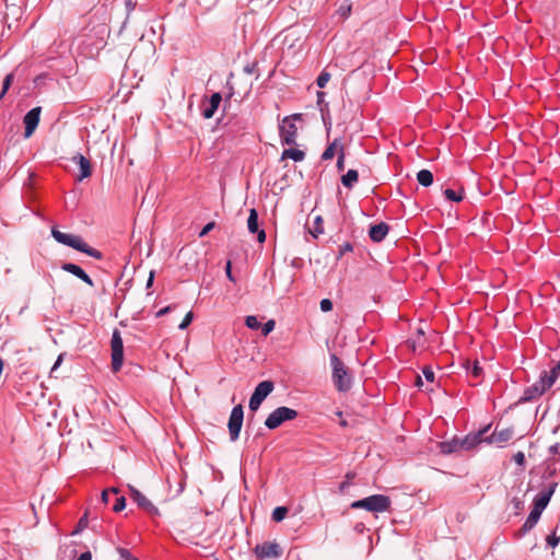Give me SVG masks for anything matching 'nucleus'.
<instances>
[{
	"instance_id": "obj_34",
	"label": "nucleus",
	"mask_w": 560,
	"mask_h": 560,
	"mask_svg": "<svg viewBox=\"0 0 560 560\" xmlns=\"http://www.w3.org/2000/svg\"><path fill=\"white\" fill-rule=\"evenodd\" d=\"M13 78H14L13 73H9L5 75L3 83H2V91L0 92V100H2L4 97L5 93L10 89Z\"/></svg>"
},
{
	"instance_id": "obj_10",
	"label": "nucleus",
	"mask_w": 560,
	"mask_h": 560,
	"mask_svg": "<svg viewBox=\"0 0 560 560\" xmlns=\"http://www.w3.org/2000/svg\"><path fill=\"white\" fill-rule=\"evenodd\" d=\"M254 553L259 559L279 558L282 555V549L276 541H265L254 548Z\"/></svg>"
},
{
	"instance_id": "obj_5",
	"label": "nucleus",
	"mask_w": 560,
	"mask_h": 560,
	"mask_svg": "<svg viewBox=\"0 0 560 560\" xmlns=\"http://www.w3.org/2000/svg\"><path fill=\"white\" fill-rule=\"evenodd\" d=\"M302 119V114H292L282 119L279 125V136L282 144H296L298 127L295 120Z\"/></svg>"
},
{
	"instance_id": "obj_25",
	"label": "nucleus",
	"mask_w": 560,
	"mask_h": 560,
	"mask_svg": "<svg viewBox=\"0 0 560 560\" xmlns=\"http://www.w3.org/2000/svg\"><path fill=\"white\" fill-rule=\"evenodd\" d=\"M359 180V173L355 170H349L346 174L341 176V183L342 185L351 189Z\"/></svg>"
},
{
	"instance_id": "obj_38",
	"label": "nucleus",
	"mask_w": 560,
	"mask_h": 560,
	"mask_svg": "<svg viewBox=\"0 0 560 560\" xmlns=\"http://www.w3.org/2000/svg\"><path fill=\"white\" fill-rule=\"evenodd\" d=\"M276 323L273 319L267 320L264 325H261V334L262 336H268L275 329Z\"/></svg>"
},
{
	"instance_id": "obj_47",
	"label": "nucleus",
	"mask_w": 560,
	"mask_h": 560,
	"mask_svg": "<svg viewBox=\"0 0 560 560\" xmlns=\"http://www.w3.org/2000/svg\"><path fill=\"white\" fill-rule=\"evenodd\" d=\"M350 11H351V5H345L342 4L338 12L339 14L342 16V18H347L349 14H350Z\"/></svg>"
},
{
	"instance_id": "obj_55",
	"label": "nucleus",
	"mask_w": 560,
	"mask_h": 560,
	"mask_svg": "<svg viewBox=\"0 0 560 560\" xmlns=\"http://www.w3.org/2000/svg\"><path fill=\"white\" fill-rule=\"evenodd\" d=\"M78 526H79L80 528H83V527H86V526H88V517H86V515H84L83 517H81V518L79 520Z\"/></svg>"
},
{
	"instance_id": "obj_1",
	"label": "nucleus",
	"mask_w": 560,
	"mask_h": 560,
	"mask_svg": "<svg viewBox=\"0 0 560 560\" xmlns=\"http://www.w3.org/2000/svg\"><path fill=\"white\" fill-rule=\"evenodd\" d=\"M560 376V361L548 372L542 371L539 380L533 385L526 387L523 392L522 397L517 400L516 405H523L530 402L540 396H542L552 385L557 382Z\"/></svg>"
},
{
	"instance_id": "obj_24",
	"label": "nucleus",
	"mask_w": 560,
	"mask_h": 560,
	"mask_svg": "<svg viewBox=\"0 0 560 560\" xmlns=\"http://www.w3.org/2000/svg\"><path fill=\"white\" fill-rule=\"evenodd\" d=\"M285 159H291L294 162H301L305 159V153L300 149H284L281 153V160Z\"/></svg>"
},
{
	"instance_id": "obj_17",
	"label": "nucleus",
	"mask_w": 560,
	"mask_h": 560,
	"mask_svg": "<svg viewBox=\"0 0 560 560\" xmlns=\"http://www.w3.org/2000/svg\"><path fill=\"white\" fill-rule=\"evenodd\" d=\"M61 269L82 280L90 287H94L92 278L79 266L72 262H63Z\"/></svg>"
},
{
	"instance_id": "obj_21",
	"label": "nucleus",
	"mask_w": 560,
	"mask_h": 560,
	"mask_svg": "<svg viewBox=\"0 0 560 560\" xmlns=\"http://www.w3.org/2000/svg\"><path fill=\"white\" fill-rule=\"evenodd\" d=\"M540 516H541V514L539 512L532 509V511L529 512V515L527 516L524 524L522 525V527L518 529V532L516 534L517 538L523 537L525 534H527L529 530H532L538 523Z\"/></svg>"
},
{
	"instance_id": "obj_18",
	"label": "nucleus",
	"mask_w": 560,
	"mask_h": 560,
	"mask_svg": "<svg viewBox=\"0 0 560 560\" xmlns=\"http://www.w3.org/2000/svg\"><path fill=\"white\" fill-rule=\"evenodd\" d=\"M72 162L77 164L80 168V174L78 176V180H83L91 176L92 174V166L89 159H86L83 154L77 153L72 156Z\"/></svg>"
},
{
	"instance_id": "obj_45",
	"label": "nucleus",
	"mask_w": 560,
	"mask_h": 560,
	"mask_svg": "<svg viewBox=\"0 0 560 560\" xmlns=\"http://www.w3.org/2000/svg\"><path fill=\"white\" fill-rule=\"evenodd\" d=\"M513 459L514 462L518 465V466H524L525 465V455L523 452H517L516 454H514L513 456Z\"/></svg>"
},
{
	"instance_id": "obj_35",
	"label": "nucleus",
	"mask_w": 560,
	"mask_h": 560,
	"mask_svg": "<svg viewBox=\"0 0 560 560\" xmlns=\"http://www.w3.org/2000/svg\"><path fill=\"white\" fill-rule=\"evenodd\" d=\"M329 80H330V73L324 70L317 77L316 84L318 88L323 89L326 86V84L328 83Z\"/></svg>"
},
{
	"instance_id": "obj_15",
	"label": "nucleus",
	"mask_w": 560,
	"mask_h": 560,
	"mask_svg": "<svg viewBox=\"0 0 560 560\" xmlns=\"http://www.w3.org/2000/svg\"><path fill=\"white\" fill-rule=\"evenodd\" d=\"M514 434V429L512 427L504 428L499 430L495 428V430L492 432L491 435L485 438V442L488 444H497L498 446H503L504 443L509 442Z\"/></svg>"
},
{
	"instance_id": "obj_31",
	"label": "nucleus",
	"mask_w": 560,
	"mask_h": 560,
	"mask_svg": "<svg viewBox=\"0 0 560 560\" xmlns=\"http://www.w3.org/2000/svg\"><path fill=\"white\" fill-rule=\"evenodd\" d=\"M288 508L285 506H277L273 511H272V521L275 522H281L285 518V516L288 515Z\"/></svg>"
},
{
	"instance_id": "obj_59",
	"label": "nucleus",
	"mask_w": 560,
	"mask_h": 560,
	"mask_svg": "<svg viewBox=\"0 0 560 560\" xmlns=\"http://www.w3.org/2000/svg\"><path fill=\"white\" fill-rule=\"evenodd\" d=\"M232 96V94H230L226 98H225V102H229L230 97Z\"/></svg>"
},
{
	"instance_id": "obj_16",
	"label": "nucleus",
	"mask_w": 560,
	"mask_h": 560,
	"mask_svg": "<svg viewBox=\"0 0 560 560\" xmlns=\"http://www.w3.org/2000/svg\"><path fill=\"white\" fill-rule=\"evenodd\" d=\"M247 229L252 234L257 233V240L259 243H264L266 241V232L265 230H259L258 212L254 208L249 210V215L247 219Z\"/></svg>"
},
{
	"instance_id": "obj_51",
	"label": "nucleus",
	"mask_w": 560,
	"mask_h": 560,
	"mask_svg": "<svg viewBox=\"0 0 560 560\" xmlns=\"http://www.w3.org/2000/svg\"><path fill=\"white\" fill-rule=\"evenodd\" d=\"M549 454L557 455L560 454V443H555L551 446H549Z\"/></svg>"
},
{
	"instance_id": "obj_57",
	"label": "nucleus",
	"mask_w": 560,
	"mask_h": 560,
	"mask_svg": "<svg viewBox=\"0 0 560 560\" xmlns=\"http://www.w3.org/2000/svg\"><path fill=\"white\" fill-rule=\"evenodd\" d=\"M512 503L514 504V506H515L516 509H520V506H521V504H522V502H521L517 498H514V499L512 500Z\"/></svg>"
},
{
	"instance_id": "obj_32",
	"label": "nucleus",
	"mask_w": 560,
	"mask_h": 560,
	"mask_svg": "<svg viewBox=\"0 0 560 560\" xmlns=\"http://www.w3.org/2000/svg\"><path fill=\"white\" fill-rule=\"evenodd\" d=\"M245 325L253 330H257L260 328L261 323L259 322L258 317L255 315H248L245 318Z\"/></svg>"
},
{
	"instance_id": "obj_30",
	"label": "nucleus",
	"mask_w": 560,
	"mask_h": 560,
	"mask_svg": "<svg viewBox=\"0 0 560 560\" xmlns=\"http://www.w3.org/2000/svg\"><path fill=\"white\" fill-rule=\"evenodd\" d=\"M467 372L475 378H479L482 375V368L480 366L478 361H474L471 364L467 363Z\"/></svg>"
},
{
	"instance_id": "obj_27",
	"label": "nucleus",
	"mask_w": 560,
	"mask_h": 560,
	"mask_svg": "<svg viewBox=\"0 0 560 560\" xmlns=\"http://www.w3.org/2000/svg\"><path fill=\"white\" fill-rule=\"evenodd\" d=\"M417 180L423 187H429L433 184V174L429 170H421L417 173Z\"/></svg>"
},
{
	"instance_id": "obj_41",
	"label": "nucleus",
	"mask_w": 560,
	"mask_h": 560,
	"mask_svg": "<svg viewBox=\"0 0 560 560\" xmlns=\"http://www.w3.org/2000/svg\"><path fill=\"white\" fill-rule=\"evenodd\" d=\"M546 541L550 547L556 548L559 545L560 537L552 533L547 536Z\"/></svg>"
},
{
	"instance_id": "obj_39",
	"label": "nucleus",
	"mask_w": 560,
	"mask_h": 560,
	"mask_svg": "<svg viewBox=\"0 0 560 560\" xmlns=\"http://www.w3.org/2000/svg\"><path fill=\"white\" fill-rule=\"evenodd\" d=\"M118 494V489L117 488H112V489H106L102 492V500L104 503H108L109 502V497L110 495H117Z\"/></svg>"
},
{
	"instance_id": "obj_53",
	"label": "nucleus",
	"mask_w": 560,
	"mask_h": 560,
	"mask_svg": "<svg viewBox=\"0 0 560 560\" xmlns=\"http://www.w3.org/2000/svg\"><path fill=\"white\" fill-rule=\"evenodd\" d=\"M154 276H155V272L153 270H151L149 273V278L147 280V285H145L147 289L152 287V284L154 282Z\"/></svg>"
},
{
	"instance_id": "obj_46",
	"label": "nucleus",
	"mask_w": 560,
	"mask_h": 560,
	"mask_svg": "<svg viewBox=\"0 0 560 560\" xmlns=\"http://www.w3.org/2000/svg\"><path fill=\"white\" fill-rule=\"evenodd\" d=\"M215 226V223L214 222H209L207 223L202 230L200 231L199 233V237H203L206 236L213 228Z\"/></svg>"
},
{
	"instance_id": "obj_9",
	"label": "nucleus",
	"mask_w": 560,
	"mask_h": 560,
	"mask_svg": "<svg viewBox=\"0 0 560 560\" xmlns=\"http://www.w3.org/2000/svg\"><path fill=\"white\" fill-rule=\"evenodd\" d=\"M243 420H244L243 406L237 405V406L233 407L230 418H229V422H228L230 440L232 442H235L236 440H238L240 433L242 430V425H243Z\"/></svg>"
},
{
	"instance_id": "obj_20",
	"label": "nucleus",
	"mask_w": 560,
	"mask_h": 560,
	"mask_svg": "<svg viewBox=\"0 0 560 560\" xmlns=\"http://www.w3.org/2000/svg\"><path fill=\"white\" fill-rule=\"evenodd\" d=\"M388 231V224L385 222H380L370 226L369 236L373 242L380 243L386 237Z\"/></svg>"
},
{
	"instance_id": "obj_56",
	"label": "nucleus",
	"mask_w": 560,
	"mask_h": 560,
	"mask_svg": "<svg viewBox=\"0 0 560 560\" xmlns=\"http://www.w3.org/2000/svg\"><path fill=\"white\" fill-rule=\"evenodd\" d=\"M171 311V306H165L163 308H161L158 313H156V316L158 317H161L165 314H167L168 312Z\"/></svg>"
},
{
	"instance_id": "obj_23",
	"label": "nucleus",
	"mask_w": 560,
	"mask_h": 560,
	"mask_svg": "<svg viewBox=\"0 0 560 560\" xmlns=\"http://www.w3.org/2000/svg\"><path fill=\"white\" fill-rule=\"evenodd\" d=\"M459 450H462L460 439L454 438L440 443V452L444 455L458 452Z\"/></svg>"
},
{
	"instance_id": "obj_28",
	"label": "nucleus",
	"mask_w": 560,
	"mask_h": 560,
	"mask_svg": "<svg viewBox=\"0 0 560 560\" xmlns=\"http://www.w3.org/2000/svg\"><path fill=\"white\" fill-rule=\"evenodd\" d=\"M310 233L314 238H317L320 234L324 233L323 218L320 215H317L314 219L313 228L310 230Z\"/></svg>"
},
{
	"instance_id": "obj_33",
	"label": "nucleus",
	"mask_w": 560,
	"mask_h": 560,
	"mask_svg": "<svg viewBox=\"0 0 560 560\" xmlns=\"http://www.w3.org/2000/svg\"><path fill=\"white\" fill-rule=\"evenodd\" d=\"M117 553L119 555L120 559L122 560H139L136 556H133L129 549L124 547H117L116 548Z\"/></svg>"
},
{
	"instance_id": "obj_4",
	"label": "nucleus",
	"mask_w": 560,
	"mask_h": 560,
	"mask_svg": "<svg viewBox=\"0 0 560 560\" xmlns=\"http://www.w3.org/2000/svg\"><path fill=\"white\" fill-rule=\"evenodd\" d=\"M392 506V500L385 494H372L366 498L353 501L350 504L351 509H364L372 513H382L389 511Z\"/></svg>"
},
{
	"instance_id": "obj_42",
	"label": "nucleus",
	"mask_w": 560,
	"mask_h": 560,
	"mask_svg": "<svg viewBox=\"0 0 560 560\" xmlns=\"http://www.w3.org/2000/svg\"><path fill=\"white\" fill-rule=\"evenodd\" d=\"M353 250V246L350 242H346L343 243L340 247H339V254L337 256V258L339 259L341 256H343L346 253L348 252H352Z\"/></svg>"
},
{
	"instance_id": "obj_40",
	"label": "nucleus",
	"mask_w": 560,
	"mask_h": 560,
	"mask_svg": "<svg viewBox=\"0 0 560 560\" xmlns=\"http://www.w3.org/2000/svg\"><path fill=\"white\" fill-rule=\"evenodd\" d=\"M192 318H194L192 312H188V313L185 315V317H184V319L182 320V323L178 325V328H179L180 330L186 329V328L190 325V323H191Z\"/></svg>"
},
{
	"instance_id": "obj_48",
	"label": "nucleus",
	"mask_w": 560,
	"mask_h": 560,
	"mask_svg": "<svg viewBox=\"0 0 560 560\" xmlns=\"http://www.w3.org/2000/svg\"><path fill=\"white\" fill-rule=\"evenodd\" d=\"M346 477H347V479H348V480L342 481V482L339 485V491H340V492H345V491L348 489V487H349V480L353 477V475H351V474H347V476H346Z\"/></svg>"
},
{
	"instance_id": "obj_8",
	"label": "nucleus",
	"mask_w": 560,
	"mask_h": 560,
	"mask_svg": "<svg viewBox=\"0 0 560 560\" xmlns=\"http://www.w3.org/2000/svg\"><path fill=\"white\" fill-rule=\"evenodd\" d=\"M275 384L272 381H262L255 387L254 393L249 398L248 407L252 411L258 410L261 402L273 390Z\"/></svg>"
},
{
	"instance_id": "obj_26",
	"label": "nucleus",
	"mask_w": 560,
	"mask_h": 560,
	"mask_svg": "<svg viewBox=\"0 0 560 560\" xmlns=\"http://www.w3.org/2000/svg\"><path fill=\"white\" fill-rule=\"evenodd\" d=\"M340 139H335L331 143L328 144V147L325 149V151L323 152L322 154V160L323 161H327V160H331L336 152H337V149L339 148L340 149Z\"/></svg>"
},
{
	"instance_id": "obj_52",
	"label": "nucleus",
	"mask_w": 560,
	"mask_h": 560,
	"mask_svg": "<svg viewBox=\"0 0 560 560\" xmlns=\"http://www.w3.org/2000/svg\"><path fill=\"white\" fill-rule=\"evenodd\" d=\"M257 65L256 63H249L244 67V72L247 74H253L256 70Z\"/></svg>"
},
{
	"instance_id": "obj_12",
	"label": "nucleus",
	"mask_w": 560,
	"mask_h": 560,
	"mask_svg": "<svg viewBox=\"0 0 560 560\" xmlns=\"http://www.w3.org/2000/svg\"><path fill=\"white\" fill-rule=\"evenodd\" d=\"M40 107H34L25 114L23 118L25 138H30L37 128L40 119Z\"/></svg>"
},
{
	"instance_id": "obj_3",
	"label": "nucleus",
	"mask_w": 560,
	"mask_h": 560,
	"mask_svg": "<svg viewBox=\"0 0 560 560\" xmlns=\"http://www.w3.org/2000/svg\"><path fill=\"white\" fill-rule=\"evenodd\" d=\"M331 380L336 389L340 393L350 390L352 375L341 359L336 353H330Z\"/></svg>"
},
{
	"instance_id": "obj_29",
	"label": "nucleus",
	"mask_w": 560,
	"mask_h": 560,
	"mask_svg": "<svg viewBox=\"0 0 560 560\" xmlns=\"http://www.w3.org/2000/svg\"><path fill=\"white\" fill-rule=\"evenodd\" d=\"M444 196L450 201L459 202L464 198V191L463 190L456 191L454 189L447 188L444 190Z\"/></svg>"
},
{
	"instance_id": "obj_13",
	"label": "nucleus",
	"mask_w": 560,
	"mask_h": 560,
	"mask_svg": "<svg viewBox=\"0 0 560 560\" xmlns=\"http://www.w3.org/2000/svg\"><path fill=\"white\" fill-rule=\"evenodd\" d=\"M558 483L552 482L549 487L542 491H540L534 499L533 510L539 512L540 514L547 508L552 494L556 491Z\"/></svg>"
},
{
	"instance_id": "obj_50",
	"label": "nucleus",
	"mask_w": 560,
	"mask_h": 560,
	"mask_svg": "<svg viewBox=\"0 0 560 560\" xmlns=\"http://www.w3.org/2000/svg\"><path fill=\"white\" fill-rule=\"evenodd\" d=\"M231 269H232L231 261H228L226 266H225L226 277L230 281L235 282V278L233 277Z\"/></svg>"
},
{
	"instance_id": "obj_2",
	"label": "nucleus",
	"mask_w": 560,
	"mask_h": 560,
	"mask_svg": "<svg viewBox=\"0 0 560 560\" xmlns=\"http://www.w3.org/2000/svg\"><path fill=\"white\" fill-rule=\"evenodd\" d=\"M52 237L60 244L69 246L78 252L84 253L97 260L103 258L102 252L91 247L80 235L63 233L56 228L51 229Z\"/></svg>"
},
{
	"instance_id": "obj_6",
	"label": "nucleus",
	"mask_w": 560,
	"mask_h": 560,
	"mask_svg": "<svg viewBox=\"0 0 560 560\" xmlns=\"http://www.w3.org/2000/svg\"><path fill=\"white\" fill-rule=\"evenodd\" d=\"M296 417H298L296 410L285 407V406H281V407L276 408L267 417V419L265 420V425L269 430H275V429L279 428L285 421L294 420Z\"/></svg>"
},
{
	"instance_id": "obj_36",
	"label": "nucleus",
	"mask_w": 560,
	"mask_h": 560,
	"mask_svg": "<svg viewBox=\"0 0 560 560\" xmlns=\"http://www.w3.org/2000/svg\"><path fill=\"white\" fill-rule=\"evenodd\" d=\"M345 159H346V154H345L343 145L340 144V149L338 150L337 163H336V167L339 172L343 171V168H345Z\"/></svg>"
},
{
	"instance_id": "obj_22",
	"label": "nucleus",
	"mask_w": 560,
	"mask_h": 560,
	"mask_svg": "<svg viewBox=\"0 0 560 560\" xmlns=\"http://www.w3.org/2000/svg\"><path fill=\"white\" fill-rule=\"evenodd\" d=\"M325 96H326V94L324 92H322V91L317 92V106L319 108L322 119H323L325 126H327V125L330 126L331 125L330 113H329L328 103L325 102Z\"/></svg>"
},
{
	"instance_id": "obj_7",
	"label": "nucleus",
	"mask_w": 560,
	"mask_h": 560,
	"mask_svg": "<svg viewBox=\"0 0 560 560\" xmlns=\"http://www.w3.org/2000/svg\"><path fill=\"white\" fill-rule=\"evenodd\" d=\"M112 350V371L117 373L120 371L124 362V341L119 329L115 328L110 340Z\"/></svg>"
},
{
	"instance_id": "obj_14",
	"label": "nucleus",
	"mask_w": 560,
	"mask_h": 560,
	"mask_svg": "<svg viewBox=\"0 0 560 560\" xmlns=\"http://www.w3.org/2000/svg\"><path fill=\"white\" fill-rule=\"evenodd\" d=\"M222 102V95L219 92H214L208 100H205L201 105V114L206 119H210L214 116L220 104Z\"/></svg>"
},
{
	"instance_id": "obj_49",
	"label": "nucleus",
	"mask_w": 560,
	"mask_h": 560,
	"mask_svg": "<svg viewBox=\"0 0 560 560\" xmlns=\"http://www.w3.org/2000/svg\"><path fill=\"white\" fill-rule=\"evenodd\" d=\"M63 353H60L56 360V362L54 363L51 370H50V374H52L59 366L60 364L62 363L63 361Z\"/></svg>"
},
{
	"instance_id": "obj_11",
	"label": "nucleus",
	"mask_w": 560,
	"mask_h": 560,
	"mask_svg": "<svg viewBox=\"0 0 560 560\" xmlns=\"http://www.w3.org/2000/svg\"><path fill=\"white\" fill-rule=\"evenodd\" d=\"M130 498L137 505L150 515H159V509L139 490L129 486Z\"/></svg>"
},
{
	"instance_id": "obj_43",
	"label": "nucleus",
	"mask_w": 560,
	"mask_h": 560,
	"mask_svg": "<svg viewBox=\"0 0 560 560\" xmlns=\"http://www.w3.org/2000/svg\"><path fill=\"white\" fill-rule=\"evenodd\" d=\"M322 312H330L334 307L332 302L329 299H323L319 303Z\"/></svg>"
},
{
	"instance_id": "obj_58",
	"label": "nucleus",
	"mask_w": 560,
	"mask_h": 560,
	"mask_svg": "<svg viewBox=\"0 0 560 560\" xmlns=\"http://www.w3.org/2000/svg\"><path fill=\"white\" fill-rule=\"evenodd\" d=\"M422 385H423L422 378H421V376L418 375L417 380H416V386L420 387Z\"/></svg>"
},
{
	"instance_id": "obj_19",
	"label": "nucleus",
	"mask_w": 560,
	"mask_h": 560,
	"mask_svg": "<svg viewBox=\"0 0 560 560\" xmlns=\"http://www.w3.org/2000/svg\"><path fill=\"white\" fill-rule=\"evenodd\" d=\"M489 427L478 431L474 434H468L464 439H460V445L462 450L469 451L480 444L481 442H485V434L488 431Z\"/></svg>"
},
{
	"instance_id": "obj_44",
	"label": "nucleus",
	"mask_w": 560,
	"mask_h": 560,
	"mask_svg": "<svg viewBox=\"0 0 560 560\" xmlns=\"http://www.w3.org/2000/svg\"><path fill=\"white\" fill-rule=\"evenodd\" d=\"M422 373L428 382L434 381V377H435L434 372L432 371V369L430 366H424L422 370Z\"/></svg>"
},
{
	"instance_id": "obj_54",
	"label": "nucleus",
	"mask_w": 560,
	"mask_h": 560,
	"mask_svg": "<svg viewBox=\"0 0 560 560\" xmlns=\"http://www.w3.org/2000/svg\"><path fill=\"white\" fill-rule=\"evenodd\" d=\"M77 560H92L91 551L82 552Z\"/></svg>"
},
{
	"instance_id": "obj_37",
	"label": "nucleus",
	"mask_w": 560,
	"mask_h": 560,
	"mask_svg": "<svg viewBox=\"0 0 560 560\" xmlns=\"http://www.w3.org/2000/svg\"><path fill=\"white\" fill-rule=\"evenodd\" d=\"M115 503L113 505V511L114 512H120L122 511L125 508H126V498L124 495H115Z\"/></svg>"
}]
</instances>
